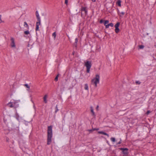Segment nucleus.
<instances>
[{
  "label": "nucleus",
  "instance_id": "obj_1",
  "mask_svg": "<svg viewBox=\"0 0 156 156\" xmlns=\"http://www.w3.org/2000/svg\"><path fill=\"white\" fill-rule=\"evenodd\" d=\"M52 136V126H48V128L47 144L50 145L51 142Z\"/></svg>",
  "mask_w": 156,
  "mask_h": 156
},
{
  "label": "nucleus",
  "instance_id": "obj_2",
  "mask_svg": "<svg viewBox=\"0 0 156 156\" xmlns=\"http://www.w3.org/2000/svg\"><path fill=\"white\" fill-rule=\"evenodd\" d=\"M99 74H96L95 76V77L91 80V82L92 84H95V87H97V84L99 83Z\"/></svg>",
  "mask_w": 156,
  "mask_h": 156
},
{
  "label": "nucleus",
  "instance_id": "obj_3",
  "mask_svg": "<svg viewBox=\"0 0 156 156\" xmlns=\"http://www.w3.org/2000/svg\"><path fill=\"white\" fill-rule=\"evenodd\" d=\"M36 15L37 17L38 22L36 23V31H37L39 30V26L40 24L41 20L39 17V14L37 11L36 12Z\"/></svg>",
  "mask_w": 156,
  "mask_h": 156
},
{
  "label": "nucleus",
  "instance_id": "obj_4",
  "mask_svg": "<svg viewBox=\"0 0 156 156\" xmlns=\"http://www.w3.org/2000/svg\"><path fill=\"white\" fill-rule=\"evenodd\" d=\"M84 65L87 68V73H89L90 71V69L92 66L91 62L90 61H87L85 62Z\"/></svg>",
  "mask_w": 156,
  "mask_h": 156
},
{
  "label": "nucleus",
  "instance_id": "obj_5",
  "mask_svg": "<svg viewBox=\"0 0 156 156\" xmlns=\"http://www.w3.org/2000/svg\"><path fill=\"white\" fill-rule=\"evenodd\" d=\"M119 149L122 151V153L123 154V156H126L128 155V149L126 148H119Z\"/></svg>",
  "mask_w": 156,
  "mask_h": 156
},
{
  "label": "nucleus",
  "instance_id": "obj_6",
  "mask_svg": "<svg viewBox=\"0 0 156 156\" xmlns=\"http://www.w3.org/2000/svg\"><path fill=\"white\" fill-rule=\"evenodd\" d=\"M11 43L10 45L12 48H15L16 45L14 39L12 37L11 39Z\"/></svg>",
  "mask_w": 156,
  "mask_h": 156
},
{
  "label": "nucleus",
  "instance_id": "obj_7",
  "mask_svg": "<svg viewBox=\"0 0 156 156\" xmlns=\"http://www.w3.org/2000/svg\"><path fill=\"white\" fill-rule=\"evenodd\" d=\"M20 102V101H14L13 102V104L14 106V108L16 109V108L19 107V105L18 104L19 102Z\"/></svg>",
  "mask_w": 156,
  "mask_h": 156
},
{
  "label": "nucleus",
  "instance_id": "obj_8",
  "mask_svg": "<svg viewBox=\"0 0 156 156\" xmlns=\"http://www.w3.org/2000/svg\"><path fill=\"white\" fill-rule=\"evenodd\" d=\"M81 11H84L85 15H87V10L86 7H82L81 8Z\"/></svg>",
  "mask_w": 156,
  "mask_h": 156
},
{
  "label": "nucleus",
  "instance_id": "obj_9",
  "mask_svg": "<svg viewBox=\"0 0 156 156\" xmlns=\"http://www.w3.org/2000/svg\"><path fill=\"white\" fill-rule=\"evenodd\" d=\"M7 105L10 108H14L13 102H10Z\"/></svg>",
  "mask_w": 156,
  "mask_h": 156
},
{
  "label": "nucleus",
  "instance_id": "obj_10",
  "mask_svg": "<svg viewBox=\"0 0 156 156\" xmlns=\"http://www.w3.org/2000/svg\"><path fill=\"white\" fill-rule=\"evenodd\" d=\"M98 133L99 134H101L104 135H106L108 137H109V135L108 134L103 131H98Z\"/></svg>",
  "mask_w": 156,
  "mask_h": 156
},
{
  "label": "nucleus",
  "instance_id": "obj_11",
  "mask_svg": "<svg viewBox=\"0 0 156 156\" xmlns=\"http://www.w3.org/2000/svg\"><path fill=\"white\" fill-rule=\"evenodd\" d=\"M90 108L91 112L92 113V115L93 116H95V115L94 112V110H93V107H92V106H91L90 107Z\"/></svg>",
  "mask_w": 156,
  "mask_h": 156
},
{
  "label": "nucleus",
  "instance_id": "obj_12",
  "mask_svg": "<svg viewBox=\"0 0 156 156\" xmlns=\"http://www.w3.org/2000/svg\"><path fill=\"white\" fill-rule=\"evenodd\" d=\"M47 95H45L43 97L44 101L45 103H47Z\"/></svg>",
  "mask_w": 156,
  "mask_h": 156
},
{
  "label": "nucleus",
  "instance_id": "obj_13",
  "mask_svg": "<svg viewBox=\"0 0 156 156\" xmlns=\"http://www.w3.org/2000/svg\"><path fill=\"white\" fill-rule=\"evenodd\" d=\"M121 1L120 0H118L117 2H116V4L119 7H121Z\"/></svg>",
  "mask_w": 156,
  "mask_h": 156
},
{
  "label": "nucleus",
  "instance_id": "obj_14",
  "mask_svg": "<svg viewBox=\"0 0 156 156\" xmlns=\"http://www.w3.org/2000/svg\"><path fill=\"white\" fill-rule=\"evenodd\" d=\"M24 26L25 27H26L27 29H29V27L26 22H24Z\"/></svg>",
  "mask_w": 156,
  "mask_h": 156
},
{
  "label": "nucleus",
  "instance_id": "obj_15",
  "mask_svg": "<svg viewBox=\"0 0 156 156\" xmlns=\"http://www.w3.org/2000/svg\"><path fill=\"white\" fill-rule=\"evenodd\" d=\"M120 24V23L119 22H118L115 25V28H118Z\"/></svg>",
  "mask_w": 156,
  "mask_h": 156
},
{
  "label": "nucleus",
  "instance_id": "obj_16",
  "mask_svg": "<svg viewBox=\"0 0 156 156\" xmlns=\"http://www.w3.org/2000/svg\"><path fill=\"white\" fill-rule=\"evenodd\" d=\"M144 45H139L138 46V49H142L144 48Z\"/></svg>",
  "mask_w": 156,
  "mask_h": 156
},
{
  "label": "nucleus",
  "instance_id": "obj_17",
  "mask_svg": "<svg viewBox=\"0 0 156 156\" xmlns=\"http://www.w3.org/2000/svg\"><path fill=\"white\" fill-rule=\"evenodd\" d=\"M84 89L86 90H88V87L87 84H85L84 85Z\"/></svg>",
  "mask_w": 156,
  "mask_h": 156
},
{
  "label": "nucleus",
  "instance_id": "obj_18",
  "mask_svg": "<svg viewBox=\"0 0 156 156\" xmlns=\"http://www.w3.org/2000/svg\"><path fill=\"white\" fill-rule=\"evenodd\" d=\"M115 31L116 33H118L119 31V29L118 28H115Z\"/></svg>",
  "mask_w": 156,
  "mask_h": 156
},
{
  "label": "nucleus",
  "instance_id": "obj_19",
  "mask_svg": "<svg viewBox=\"0 0 156 156\" xmlns=\"http://www.w3.org/2000/svg\"><path fill=\"white\" fill-rule=\"evenodd\" d=\"M2 16L1 15H0V23H4L5 22L4 21L2 20Z\"/></svg>",
  "mask_w": 156,
  "mask_h": 156
},
{
  "label": "nucleus",
  "instance_id": "obj_20",
  "mask_svg": "<svg viewBox=\"0 0 156 156\" xmlns=\"http://www.w3.org/2000/svg\"><path fill=\"white\" fill-rule=\"evenodd\" d=\"M59 76V74H58L57 76H56L55 79V81H57L58 80V78Z\"/></svg>",
  "mask_w": 156,
  "mask_h": 156
},
{
  "label": "nucleus",
  "instance_id": "obj_21",
  "mask_svg": "<svg viewBox=\"0 0 156 156\" xmlns=\"http://www.w3.org/2000/svg\"><path fill=\"white\" fill-rule=\"evenodd\" d=\"M24 86L26 87L27 88L29 89L30 88V86L28 85L27 84H25L24 85Z\"/></svg>",
  "mask_w": 156,
  "mask_h": 156
},
{
  "label": "nucleus",
  "instance_id": "obj_22",
  "mask_svg": "<svg viewBox=\"0 0 156 156\" xmlns=\"http://www.w3.org/2000/svg\"><path fill=\"white\" fill-rule=\"evenodd\" d=\"M24 33L26 35H28L30 34V32L28 30L25 31L24 32Z\"/></svg>",
  "mask_w": 156,
  "mask_h": 156
},
{
  "label": "nucleus",
  "instance_id": "obj_23",
  "mask_svg": "<svg viewBox=\"0 0 156 156\" xmlns=\"http://www.w3.org/2000/svg\"><path fill=\"white\" fill-rule=\"evenodd\" d=\"M104 24L105 25H106V24H108L109 23V21L108 20H106L104 21Z\"/></svg>",
  "mask_w": 156,
  "mask_h": 156
},
{
  "label": "nucleus",
  "instance_id": "obj_24",
  "mask_svg": "<svg viewBox=\"0 0 156 156\" xmlns=\"http://www.w3.org/2000/svg\"><path fill=\"white\" fill-rule=\"evenodd\" d=\"M111 140L113 142H115V138L114 137H112L111 138Z\"/></svg>",
  "mask_w": 156,
  "mask_h": 156
},
{
  "label": "nucleus",
  "instance_id": "obj_25",
  "mask_svg": "<svg viewBox=\"0 0 156 156\" xmlns=\"http://www.w3.org/2000/svg\"><path fill=\"white\" fill-rule=\"evenodd\" d=\"M55 113H56L57 112L58 110V107H57V105H56V107H55Z\"/></svg>",
  "mask_w": 156,
  "mask_h": 156
},
{
  "label": "nucleus",
  "instance_id": "obj_26",
  "mask_svg": "<svg viewBox=\"0 0 156 156\" xmlns=\"http://www.w3.org/2000/svg\"><path fill=\"white\" fill-rule=\"evenodd\" d=\"M108 25H109V26H110L111 27H113L114 26V24L112 23H110L108 24Z\"/></svg>",
  "mask_w": 156,
  "mask_h": 156
},
{
  "label": "nucleus",
  "instance_id": "obj_27",
  "mask_svg": "<svg viewBox=\"0 0 156 156\" xmlns=\"http://www.w3.org/2000/svg\"><path fill=\"white\" fill-rule=\"evenodd\" d=\"M125 14V13L124 12H122L121 13H120V14H121L122 15H119V16H123Z\"/></svg>",
  "mask_w": 156,
  "mask_h": 156
},
{
  "label": "nucleus",
  "instance_id": "obj_28",
  "mask_svg": "<svg viewBox=\"0 0 156 156\" xmlns=\"http://www.w3.org/2000/svg\"><path fill=\"white\" fill-rule=\"evenodd\" d=\"M56 33L55 32L53 33L52 34V36L53 37H54V38H55L56 37Z\"/></svg>",
  "mask_w": 156,
  "mask_h": 156
},
{
  "label": "nucleus",
  "instance_id": "obj_29",
  "mask_svg": "<svg viewBox=\"0 0 156 156\" xmlns=\"http://www.w3.org/2000/svg\"><path fill=\"white\" fill-rule=\"evenodd\" d=\"M151 112V111L150 110H148L147 112H146V114L147 115H148Z\"/></svg>",
  "mask_w": 156,
  "mask_h": 156
},
{
  "label": "nucleus",
  "instance_id": "obj_30",
  "mask_svg": "<svg viewBox=\"0 0 156 156\" xmlns=\"http://www.w3.org/2000/svg\"><path fill=\"white\" fill-rule=\"evenodd\" d=\"M104 21V20H101L99 22L100 23H103Z\"/></svg>",
  "mask_w": 156,
  "mask_h": 156
},
{
  "label": "nucleus",
  "instance_id": "obj_31",
  "mask_svg": "<svg viewBox=\"0 0 156 156\" xmlns=\"http://www.w3.org/2000/svg\"><path fill=\"white\" fill-rule=\"evenodd\" d=\"M77 43H76V42H74V46H75L76 47H77Z\"/></svg>",
  "mask_w": 156,
  "mask_h": 156
},
{
  "label": "nucleus",
  "instance_id": "obj_32",
  "mask_svg": "<svg viewBox=\"0 0 156 156\" xmlns=\"http://www.w3.org/2000/svg\"><path fill=\"white\" fill-rule=\"evenodd\" d=\"M68 2V0H65V4L66 5H67Z\"/></svg>",
  "mask_w": 156,
  "mask_h": 156
},
{
  "label": "nucleus",
  "instance_id": "obj_33",
  "mask_svg": "<svg viewBox=\"0 0 156 156\" xmlns=\"http://www.w3.org/2000/svg\"><path fill=\"white\" fill-rule=\"evenodd\" d=\"M105 28H108V27H109V25L108 24H107V25H105Z\"/></svg>",
  "mask_w": 156,
  "mask_h": 156
},
{
  "label": "nucleus",
  "instance_id": "obj_34",
  "mask_svg": "<svg viewBox=\"0 0 156 156\" xmlns=\"http://www.w3.org/2000/svg\"><path fill=\"white\" fill-rule=\"evenodd\" d=\"M99 129L98 128H93V130H99Z\"/></svg>",
  "mask_w": 156,
  "mask_h": 156
},
{
  "label": "nucleus",
  "instance_id": "obj_35",
  "mask_svg": "<svg viewBox=\"0 0 156 156\" xmlns=\"http://www.w3.org/2000/svg\"><path fill=\"white\" fill-rule=\"evenodd\" d=\"M78 41V40L77 38H76L75 39V42L77 43Z\"/></svg>",
  "mask_w": 156,
  "mask_h": 156
},
{
  "label": "nucleus",
  "instance_id": "obj_36",
  "mask_svg": "<svg viewBox=\"0 0 156 156\" xmlns=\"http://www.w3.org/2000/svg\"><path fill=\"white\" fill-rule=\"evenodd\" d=\"M117 12H118V13L119 14H120V12H119V9H118V11H117Z\"/></svg>",
  "mask_w": 156,
  "mask_h": 156
},
{
  "label": "nucleus",
  "instance_id": "obj_37",
  "mask_svg": "<svg viewBox=\"0 0 156 156\" xmlns=\"http://www.w3.org/2000/svg\"><path fill=\"white\" fill-rule=\"evenodd\" d=\"M140 83L139 81H137V84H140Z\"/></svg>",
  "mask_w": 156,
  "mask_h": 156
},
{
  "label": "nucleus",
  "instance_id": "obj_38",
  "mask_svg": "<svg viewBox=\"0 0 156 156\" xmlns=\"http://www.w3.org/2000/svg\"><path fill=\"white\" fill-rule=\"evenodd\" d=\"M88 131L90 132H92L93 131V129H90V130H89Z\"/></svg>",
  "mask_w": 156,
  "mask_h": 156
},
{
  "label": "nucleus",
  "instance_id": "obj_39",
  "mask_svg": "<svg viewBox=\"0 0 156 156\" xmlns=\"http://www.w3.org/2000/svg\"><path fill=\"white\" fill-rule=\"evenodd\" d=\"M121 143V141H120L118 143V144H120Z\"/></svg>",
  "mask_w": 156,
  "mask_h": 156
},
{
  "label": "nucleus",
  "instance_id": "obj_40",
  "mask_svg": "<svg viewBox=\"0 0 156 156\" xmlns=\"http://www.w3.org/2000/svg\"><path fill=\"white\" fill-rule=\"evenodd\" d=\"M91 1H92V2H95L96 1V0H91Z\"/></svg>",
  "mask_w": 156,
  "mask_h": 156
},
{
  "label": "nucleus",
  "instance_id": "obj_41",
  "mask_svg": "<svg viewBox=\"0 0 156 156\" xmlns=\"http://www.w3.org/2000/svg\"><path fill=\"white\" fill-rule=\"evenodd\" d=\"M98 106H97L96 109H98Z\"/></svg>",
  "mask_w": 156,
  "mask_h": 156
},
{
  "label": "nucleus",
  "instance_id": "obj_42",
  "mask_svg": "<svg viewBox=\"0 0 156 156\" xmlns=\"http://www.w3.org/2000/svg\"><path fill=\"white\" fill-rule=\"evenodd\" d=\"M146 34H147V35H148V34H148V33H147Z\"/></svg>",
  "mask_w": 156,
  "mask_h": 156
},
{
  "label": "nucleus",
  "instance_id": "obj_43",
  "mask_svg": "<svg viewBox=\"0 0 156 156\" xmlns=\"http://www.w3.org/2000/svg\"><path fill=\"white\" fill-rule=\"evenodd\" d=\"M74 52L73 53V55H74Z\"/></svg>",
  "mask_w": 156,
  "mask_h": 156
},
{
  "label": "nucleus",
  "instance_id": "obj_44",
  "mask_svg": "<svg viewBox=\"0 0 156 156\" xmlns=\"http://www.w3.org/2000/svg\"><path fill=\"white\" fill-rule=\"evenodd\" d=\"M135 83H136V81H135Z\"/></svg>",
  "mask_w": 156,
  "mask_h": 156
}]
</instances>
